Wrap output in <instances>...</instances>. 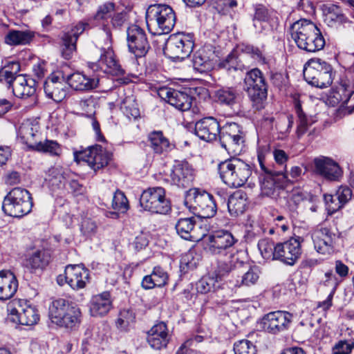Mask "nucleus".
Listing matches in <instances>:
<instances>
[{
    "mask_svg": "<svg viewBox=\"0 0 354 354\" xmlns=\"http://www.w3.org/2000/svg\"><path fill=\"white\" fill-rule=\"evenodd\" d=\"M290 34L298 48L305 51L314 53L324 47L325 39L320 30L310 20L301 19L293 23Z\"/></svg>",
    "mask_w": 354,
    "mask_h": 354,
    "instance_id": "1",
    "label": "nucleus"
},
{
    "mask_svg": "<svg viewBox=\"0 0 354 354\" xmlns=\"http://www.w3.org/2000/svg\"><path fill=\"white\" fill-rule=\"evenodd\" d=\"M220 177L230 187L243 186L252 174L251 167L239 158H232L218 165Z\"/></svg>",
    "mask_w": 354,
    "mask_h": 354,
    "instance_id": "2",
    "label": "nucleus"
},
{
    "mask_svg": "<svg viewBox=\"0 0 354 354\" xmlns=\"http://www.w3.org/2000/svg\"><path fill=\"white\" fill-rule=\"evenodd\" d=\"M32 201L30 192L21 187H15L4 197L2 209L13 217H22L32 210Z\"/></svg>",
    "mask_w": 354,
    "mask_h": 354,
    "instance_id": "3",
    "label": "nucleus"
},
{
    "mask_svg": "<svg viewBox=\"0 0 354 354\" xmlns=\"http://www.w3.org/2000/svg\"><path fill=\"white\" fill-rule=\"evenodd\" d=\"M304 77L312 86L326 88L333 80L334 74L330 64L320 59H312L304 66Z\"/></svg>",
    "mask_w": 354,
    "mask_h": 354,
    "instance_id": "4",
    "label": "nucleus"
},
{
    "mask_svg": "<svg viewBox=\"0 0 354 354\" xmlns=\"http://www.w3.org/2000/svg\"><path fill=\"white\" fill-rule=\"evenodd\" d=\"M245 89L258 110L264 107L268 95V85L263 73L257 68L248 71L244 78Z\"/></svg>",
    "mask_w": 354,
    "mask_h": 354,
    "instance_id": "5",
    "label": "nucleus"
},
{
    "mask_svg": "<svg viewBox=\"0 0 354 354\" xmlns=\"http://www.w3.org/2000/svg\"><path fill=\"white\" fill-rule=\"evenodd\" d=\"M149 30L151 26H156L155 35L168 34L176 24V15L173 9L167 5H154L151 6L147 13Z\"/></svg>",
    "mask_w": 354,
    "mask_h": 354,
    "instance_id": "6",
    "label": "nucleus"
},
{
    "mask_svg": "<svg viewBox=\"0 0 354 354\" xmlns=\"http://www.w3.org/2000/svg\"><path fill=\"white\" fill-rule=\"evenodd\" d=\"M8 322L17 324L32 326L37 323L39 315L37 308L27 301H13L8 305Z\"/></svg>",
    "mask_w": 354,
    "mask_h": 354,
    "instance_id": "7",
    "label": "nucleus"
},
{
    "mask_svg": "<svg viewBox=\"0 0 354 354\" xmlns=\"http://www.w3.org/2000/svg\"><path fill=\"white\" fill-rule=\"evenodd\" d=\"M194 46V35L178 32L169 36L165 45V54L171 59L183 60L188 57Z\"/></svg>",
    "mask_w": 354,
    "mask_h": 354,
    "instance_id": "8",
    "label": "nucleus"
},
{
    "mask_svg": "<svg viewBox=\"0 0 354 354\" xmlns=\"http://www.w3.org/2000/svg\"><path fill=\"white\" fill-rule=\"evenodd\" d=\"M141 207L146 211L165 214L170 211L169 201L165 198L162 187H151L145 190L140 198Z\"/></svg>",
    "mask_w": 354,
    "mask_h": 354,
    "instance_id": "9",
    "label": "nucleus"
},
{
    "mask_svg": "<svg viewBox=\"0 0 354 354\" xmlns=\"http://www.w3.org/2000/svg\"><path fill=\"white\" fill-rule=\"evenodd\" d=\"M219 140L223 148L229 153L239 154L243 147L244 136L240 126L235 123H227L219 131Z\"/></svg>",
    "mask_w": 354,
    "mask_h": 354,
    "instance_id": "10",
    "label": "nucleus"
},
{
    "mask_svg": "<svg viewBox=\"0 0 354 354\" xmlns=\"http://www.w3.org/2000/svg\"><path fill=\"white\" fill-rule=\"evenodd\" d=\"M75 160L86 162L94 171L106 167L111 159V153L101 145H95L74 153Z\"/></svg>",
    "mask_w": 354,
    "mask_h": 354,
    "instance_id": "11",
    "label": "nucleus"
},
{
    "mask_svg": "<svg viewBox=\"0 0 354 354\" xmlns=\"http://www.w3.org/2000/svg\"><path fill=\"white\" fill-rule=\"evenodd\" d=\"M331 97L333 103L343 104L354 98V54L352 64L346 68L338 85L333 89Z\"/></svg>",
    "mask_w": 354,
    "mask_h": 354,
    "instance_id": "12",
    "label": "nucleus"
},
{
    "mask_svg": "<svg viewBox=\"0 0 354 354\" xmlns=\"http://www.w3.org/2000/svg\"><path fill=\"white\" fill-rule=\"evenodd\" d=\"M313 172L328 181H339L343 176V169L333 158L319 156L312 162Z\"/></svg>",
    "mask_w": 354,
    "mask_h": 354,
    "instance_id": "13",
    "label": "nucleus"
},
{
    "mask_svg": "<svg viewBox=\"0 0 354 354\" xmlns=\"http://www.w3.org/2000/svg\"><path fill=\"white\" fill-rule=\"evenodd\" d=\"M292 319L293 315L290 313L277 310L265 315L261 324L265 331L276 335L288 330Z\"/></svg>",
    "mask_w": 354,
    "mask_h": 354,
    "instance_id": "14",
    "label": "nucleus"
},
{
    "mask_svg": "<svg viewBox=\"0 0 354 354\" xmlns=\"http://www.w3.org/2000/svg\"><path fill=\"white\" fill-rule=\"evenodd\" d=\"M188 200L194 214L201 218H212L216 213V202L212 195L207 192L195 190L192 195H189Z\"/></svg>",
    "mask_w": 354,
    "mask_h": 354,
    "instance_id": "15",
    "label": "nucleus"
},
{
    "mask_svg": "<svg viewBox=\"0 0 354 354\" xmlns=\"http://www.w3.org/2000/svg\"><path fill=\"white\" fill-rule=\"evenodd\" d=\"M301 254L300 237L291 238L283 243H277L274 248V259L293 266Z\"/></svg>",
    "mask_w": 354,
    "mask_h": 354,
    "instance_id": "16",
    "label": "nucleus"
},
{
    "mask_svg": "<svg viewBox=\"0 0 354 354\" xmlns=\"http://www.w3.org/2000/svg\"><path fill=\"white\" fill-rule=\"evenodd\" d=\"M207 250L212 254H224L232 248L237 239L232 234L225 230L215 231L207 236Z\"/></svg>",
    "mask_w": 354,
    "mask_h": 354,
    "instance_id": "17",
    "label": "nucleus"
},
{
    "mask_svg": "<svg viewBox=\"0 0 354 354\" xmlns=\"http://www.w3.org/2000/svg\"><path fill=\"white\" fill-rule=\"evenodd\" d=\"M339 236L327 227H317L311 233L315 250L322 254L328 255L334 252L335 243Z\"/></svg>",
    "mask_w": 354,
    "mask_h": 354,
    "instance_id": "18",
    "label": "nucleus"
},
{
    "mask_svg": "<svg viewBox=\"0 0 354 354\" xmlns=\"http://www.w3.org/2000/svg\"><path fill=\"white\" fill-rule=\"evenodd\" d=\"M194 178V169L187 161L176 160L167 180L178 187H188Z\"/></svg>",
    "mask_w": 354,
    "mask_h": 354,
    "instance_id": "19",
    "label": "nucleus"
},
{
    "mask_svg": "<svg viewBox=\"0 0 354 354\" xmlns=\"http://www.w3.org/2000/svg\"><path fill=\"white\" fill-rule=\"evenodd\" d=\"M128 48L136 57H143L150 46L143 29L136 24L131 25L127 30Z\"/></svg>",
    "mask_w": 354,
    "mask_h": 354,
    "instance_id": "20",
    "label": "nucleus"
},
{
    "mask_svg": "<svg viewBox=\"0 0 354 354\" xmlns=\"http://www.w3.org/2000/svg\"><path fill=\"white\" fill-rule=\"evenodd\" d=\"M66 77L62 72L57 71L44 82V89L46 96L56 102H62L67 95Z\"/></svg>",
    "mask_w": 354,
    "mask_h": 354,
    "instance_id": "21",
    "label": "nucleus"
},
{
    "mask_svg": "<svg viewBox=\"0 0 354 354\" xmlns=\"http://www.w3.org/2000/svg\"><path fill=\"white\" fill-rule=\"evenodd\" d=\"M261 189L263 195L275 198L279 191L284 188L289 181L286 172L276 171L260 177Z\"/></svg>",
    "mask_w": 354,
    "mask_h": 354,
    "instance_id": "22",
    "label": "nucleus"
},
{
    "mask_svg": "<svg viewBox=\"0 0 354 354\" xmlns=\"http://www.w3.org/2000/svg\"><path fill=\"white\" fill-rule=\"evenodd\" d=\"M158 93L162 99L181 111H188L192 106V97L185 92L163 87Z\"/></svg>",
    "mask_w": 354,
    "mask_h": 354,
    "instance_id": "23",
    "label": "nucleus"
},
{
    "mask_svg": "<svg viewBox=\"0 0 354 354\" xmlns=\"http://www.w3.org/2000/svg\"><path fill=\"white\" fill-rule=\"evenodd\" d=\"M65 281L73 289L84 288L89 279V272L82 265H68L65 268Z\"/></svg>",
    "mask_w": 354,
    "mask_h": 354,
    "instance_id": "24",
    "label": "nucleus"
},
{
    "mask_svg": "<svg viewBox=\"0 0 354 354\" xmlns=\"http://www.w3.org/2000/svg\"><path fill=\"white\" fill-rule=\"evenodd\" d=\"M220 126L216 118H204L195 124V134L203 140L211 142L215 140L219 134Z\"/></svg>",
    "mask_w": 354,
    "mask_h": 354,
    "instance_id": "25",
    "label": "nucleus"
},
{
    "mask_svg": "<svg viewBox=\"0 0 354 354\" xmlns=\"http://www.w3.org/2000/svg\"><path fill=\"white\" fill-rule=\"evenodd\" d=\"M147 341L153 349L160 350L165 348L169 342L168 328L165 323L161 322L154 325L147 333Z\"/></svg>",
    "mask_w": 354,
    "mask_h": 354,
    "instance_id": "26",
    "label": "nucleus"
},
{
    "mask_svg": "<svg viewBox=\"0 0 354 354\" xmlns=\"http://www.w3.org/2000/svg\"><path fill=\"white\" fill-rule=\"evenodd\" d=\"M66 80L71 88L77 91H89L95 89L98 86L100 81L97 77H88L80 72L68 75Z\"/></svg>",
    "mask_w": 354,
    "mask_h": 354,
    "instance_id": "27",
    "label": "nucleus"
},
{
    "mask_svg": "<svg viewBox=\"0 0 354 354\" xmlns=\"http://www.w3.org/2000/svg\"><path fill=\"white\" fill-rule=\"evenodd\" d=\"M214 100L218 104L235 111L239 108L240 95L232 86H224L214 91Z\"/></svg>",
    "mask_w": 354,
    "mask_h": 354,
    "instance_id": "28",
    "label": "nucleus"
},
{
    "mask_svg": "<svg viewBox=\"0 0 354 354\" xmlns=\"http://www.w3.org/2000/svg\"><path fill=\"white\" fill-rule=\"evenodd\" d=\"M100 51V57L97 61V64L104 73L112 75H120L124 73L112 48L109 47L102 48Z\"/></svg>",
    "mask_w": 354,
    "mask_h": 354,
    "instance_id": "29",
    "label": "nucleus"
},
{
    "mask_svg": "<svg viewBox=\"0 0 354 354\" xmlns=\"http://www.w3.org/2000/svg\"><path fill=\"white\" fill-rule=\"evenodd\" d=\"M89 313L93 317H103L106 315L112 308V301L109 292L92 297L88 304Z\"/></svg>",
    "mask_w": 354,
    "mask_h": 354,
    "instance_id": "30",
    "label": "nucleus"
},
{
    "mask_svg": "<svg viewBox=\"0 0 354 354\" xmlns=\"http://www.w3.org/2000/svg\"><path fill=\"white\" fill-rule=\"evenodd\" d=\"M12 88L16 97L20 98L30 97L35 93V81L31 78H27L24 75L19 74L15 77Z\"/></svg>",
    "mask_w": 354,
    "mask_h": 354,
    "instance_id": "31",
    "label": "nucleus"
},
{
    "mask_svg": "<svg viewBox=\"0 0 354 354\" xmlns=\"http://www.w3.org/2000/svg\"><path fill=\"white\" fill-rule=\"evenodd\" d=\"M17 288L18 281L12 272H0V300H7L12 297Z\"/></svg>",
    "mask_w": 354,
    "mask_h": 354,
    "instance_id": "32",
    "label": "nucleus"
},
{
    "mask_svg": "<svg viewBox=\"0 0 354 354\" xmlns=\"http://www.w3.org/2000/svg\"><path fill=\"white\" fill-rule=\"evenodd\" d=\"M39 129V127L37 124H33L29 121L24 122L19 128L17 138L21 143L34 150L35 146L37 143L36 137Z\"/></svg>",
    "mask_w": 354,
    "mask_h": 354,
    "instance_id": "33",
    "label": "nucleus"
},
{
    "mask_svg": "<svg viewBox=\"0 0 354 354\" xmlns=\"http://www.w3.org/2000/svg\"><path fill=\"white\" fill-rule=\"evenodd\" d=\"M247 205V194L238 190L234 192L228 198L227 208L232 216H237L243 214Z\"/></svg>",
    "mask_w": 354,
    "mask_h": 354,
    "instance_id": "34",
    "label": "nucleus"
},
{
    "mask_svg": "<svg viewBox=\"0 0 354 354\" xmlns=\"http://www.w3.org/2000/svg\"><path fill=\"white\" fill-rule=\"evenodd\" d=\"M69 301L58 298L53 300L48 307V317L50 321L56 324L61 317L66 313L68 310L73 306Z\"/></svg>",
    "mask_w": 354,
    "mask_h": 354,
    "instance_id": "35",
    "label": "nucleus"
},
{
    "mask_svg": "<svg viewBox=\"0 0 354 354\" xmlns=\"http://www.w3.org/2000/svg\"><path fill=\"white\" fill-rule=\"evenodd\" d=\"M196 221L194 218H180L176 223L175 227L177 234L185 240L196 241L199 239L195 235L194 227Z\"/></svg>",
    "mask_w": 354,
    "mask_h": 354,
    "instance_id": "36",
    "label": "nucleus"
},
{
    "mask_svg": "<svg viewBox=\"0 0 354 354\" xmlns=\"http://www.w3.org/2000/svg\"><path fill=\"white\" fill-rule=\"evenodd\" d=\"M34 37V32L28 30H11L5 36V42L10 46L26 45L30 43Z\"/></svg>",
    "mask_w": 354,
    "mask_h": 354,
    "instance_id": "37",
    "label": "nucleus"
},
{
    "mask_svg": "<svg viewBox=\"0 0 354 354\" xmlns=\"http://www.w3.org/2000/svg\"><path fill=\"white\" fill-rule=\"evenodd\" d=\"M82 312L76 305H73L56 324L57 326L73 329L81 323Z\"/></svg>",
    "mask_w": 354,
    "mask_h": 354,
    "instance_id": "38",
    "label": "nucleus"
},
{
    "mask_svg": "<svg viewBox=\"0 0 354 354\" xmlns=\"http://www.w3.org/2000/svg\"><path fill=\"white\" fill-rule=\"evenodd\" d=\"M295 109L298 118L297 133L298 137L302 136L307 132L308 128L316 122L314 116H308L301 109V103L295 99Z\"/></svg>",
    "mask_w": 354,
    "mask_h": 354,
    "instance_id": "39",
    "label": "nucleus"
},
{
    "mask_svg": "<svg viewBox=\"0 0 354 354\" xmlns=\"http://www.w3.org/2000/svg\"><path fill=\"white\" fill-rule=\"evenodd\" d=\"M50 256L45 250H37L29 254L25 261L27 268L31 270H42L49 263Z\"/></svg>",
    "mask_w": 354,
    "mask_h": 354,
    "instance_id": "40",
    "label": "nucleus"
},
{
    "mask_svg": "<svg viewBox=\"0 0 354 354\" xmlns=\"http://www.w3.org/2000/svg\"><path fill=\"white\" fill-rule=\"evenodd\" d=\"M241 266L242 262L239 261L238 258L235 256H232L231 260L219 262L216 269L212 274L218 281H219L233 270L238 268Z\"/></svg>",
    "mask_w": 354,
    "mask_h": 354,
    "instance_id": "41",
    "label": "nucleus"
},
{
    "mask_svg": "<svg viewBox=\"0 0 354 354\" xmlns=\"http://www.w3.org/2000/svg\"><path fill=\"white\" fill-rule=\"evenodd\" d=\"M193 67L199 73H205L213 68L212 60L207 56L205 50L201 49L198 50L194 55Z\"/></svg>",
    "mask_w": 354,
    "mask_h": 354,
    "instance_id": "42",
    "label": "nucleus"
},
{
    "mask_svg": "<svg viewBox=\"0 0 354 354\" xmlns=\"http://www.w3.org/2000/svg\"><path fill=\"white\" fill-rule=\"evenodd\" d=\"M120 109L129 119H136L140 116V110L134 95L126 96L120 104Z\"/></svg>",
    "mask_w": 354,
    "mask_h": 354,
    "instance_id": "43",
    "label": "nucleus"
},
{
    "mask_svg": "<svg viewBox=\"0 0 354 354\" xmlns=\"http://www.w3.org/2000/svg\"><path fill=\"white\" fill-rule=\"evenodd\" d=\"M149 139L152 149L156 153H162L169 147V140L164 137L161 131H154L149 134Z\"/></svg>",
    "mask_w": 354,
    "mask_h": 354,
    "instance_id": "44",
    "label": "nucleus"
},
{
    "mask_svg": "<svg viewBox=\"0 0 354 354\" xmlns=\"http://www.w3.org/2000/svg\"><path fill=\"white\" fill-rule=\"evenodd\" d=\"M77 40L64 32L62 37L60 50L62 56L65 59H70L76 52Z\"/></svg>",
    "mask_w": 354,
    "mask_h": 354,
    "instance_id": "45",
    "label": "nucleus"
},
{
    "mask_svg": "<svg viewBox=\"0 0 354 354\" xmlns=\"http://www.w3.org/2000/svg\"><path fill=\"white\" fill-rule=\"evenodd\" d=\"M34 150L48 153L53 156H59L62 151V147L58 142L50 140L37 142L35 146Z\"/></svg>",
    "mask_w": 354,
    "mask_h": 354,
    "instance_id": "46",
    "label": "nucleus"
},
{
    "mask_svg": "<svg viewBox=\"0 0 354 354\" xmlns=\"http://www.w3.org/2000/svg\"><path fill=\"white\" fill-rule=\"evenodd\" d=\"M218 282L213 274L204 276L196 282V288L198 293L207 294L216 290Z\"/></svg>",
    "mask_w": 354,
    "mask_h": 354,
    "instance_id": "47",
    "label": "nucleus"
},
{
    "mask_svg": "<svg viewBox=\"0 0 354 354\" xmlns=\"http://www.w3.org/2000/svg\"><path fill=\"white\" fill-rule=\"evenodd\" d=\"M199 261L200 256L194 251L189 250L182 256L180 262V268L182 271L187 272L189 270L196 268Z\"/></svg>",
    "mask_w": 354,
    "mask_h": 354,
    "instance_id": "48",
    "label": "nucleus"
},
{
    "mask_svg": "<svg viewBox=\"0 0 354 354\" xmlns=\"http://www.w3.org/2000/svg\"><path fill=\"white\" fill-rule=\"evenodd\" d=\"M259 270L257 267H250L245 272L240 280L236 281V286H251L257 283L259 279Z\"/></svg>",
    "mask_w": 354,
    "mask_h": 354,
    "instance_id": "49",
    "label": "nucleus"
},
{
    "mask_svg": "<svg viewBox=\"0 0 354 354\" xmlns=\"http://www.w3.org/2000/svg\"><path fill=\"white\" fill-rule=\"evenodd\" d=\"M345 19L346 18L342 13L341 9L334 5L330 6L328 9V12L325 14L324 21L330 26L342 24L345 21Z\"/></svg>",
    "mask_w": 354,
    "mask_h": 354,
    "instance_id": "50",
    "label": "nucleus"
},
{
    "mask_svg": "<svg viewBox=\"0 0 354 354\" xmlns=\"http://www.w3.org/2000/svg\"><path fill=\"white\" fill-rule=\"evenodd\" d=\"M97 225L93 219L84 218L82 220L80 231L85 238L91 239L94 236L97 234Z\"/></svg>",
    "mask_w": 354,
    "mask_h": 354,
    "instance_id": "51",
    "label": "nucleus"
},
{
    "mask_svg": "<svg viewBox=\"0 0 354 354\" xmlns=\"http://www.w3.org/2000/svg\"><path fill=\"white\" fill-rule=\"evenodd\" d=\"M234 354H256L257 348L250 340L242 339L234 344Z\"/></svg>",
    "mask_w": 354,
    "mask_h": 354,
    "instance_id": "52",
    "label": "nucleus"
},
{
    "mask_svg": "<svg viewBox=\"0 0 354 354\" xmlns=\"http://www.w3.org/2000/svg\"><path fill=\"white\" fill-rule=\"evenodd\" d=\"M112 207L118 212L124 213L129 209L128 200L121 191L117 190L113 198Z\"/></svg>",
    "mask_w": 354,
    "mask_h": 354,
    "instance_id": "53",
    "label": "nucleus"
},
{
    "mask_svg": "<svg viewBox=\"0 0 354 354\" xmlns=\"http://www.w3.org/2000/svg\"><path fill=\"white\" fill-rule=\"evenodd\" d=\"M115 11V4L111 2H106L100 6L94 16L95 20H106L112 17Z\"/></svg>",
    "mask_w": 354,
    "mask_h": 354,
    "instance_id": "54",
    "label": "nucleus"
},
{
    "mask_svg": "<svg viewBox=\"0 0 354 354\" xmlns=\"http://www.w3.org/2000/svg\"><path fill=\"white\" fill-rule=\"evenodd\" d=\"M258 248L264 259H274V243L269 239H261L258 243Z\"/></svg>",
    "mask_w": 354,
    "mask_h": 354,
    "instance_id": "55",
    "label": "nucleus"
},
{
    "mask_svg": "<svg viewBox=\"0 0 354 354\" xmlns=\"http://www.w3.org/2000/svg\"><path fill=\"white\" fill-rule=\"evenodd\" d=\"M135 319L134 314L129 310H123L120 311L117 324L122 328H127Z\"/></svg>",
    "mask_w": 354,
    "mask_h": 354,
    "instance_id": "56",
    "label": "nucleus"
},
{
    "mask_svg": "<svg viewBox=\"0 0 354 354\" xmlns=\"http://www.w3.org/2000/svg\"><path fill=\"white\" fill-rule=\"evenodd\" d=\"M149 243V235L147 233L140 232L136 236L134 240L131 243V246L136 251L144 249Z\"/></svg>",
    "mask_w": 354,
    "mask_h": 354,
    "instance_id": "57",
    "label": "nucleus"
},
{
    "mask_svg": "<svg viewBox=\"0 0 354 354\" xmlns=\"http://www.w3.org/2000/svg\"><path fill=\"white\" fill-rule=\"evenodd\" d=\"M151 274L158 287H162L167 283L168 274L162 268L155 267Z\"/></svg>",
    "mask_w": 354,
    "mask_h": 354,
    "instance_id": "58",
    "label": "nucleus"
},
{
    "mask_svg": "<svg viewBox=\"0 0 354 354\" xmlns=\"http://www.w3.org/2000/svg\"><path fill=\"white\" fill-rule=\"evenodd\" d=\"M335 198L344 205L352 198V190L348 186H340L335 194Z\"/></svg>",
    "mask_w": 354,
    "mask_h": 354,
    "instance_id": "59",
    "label": "nucleus"
},
{
    "mask_svg": "<svg viewBox=\"0 0 354 354\" xmlns=\"http://www.w3.org/2000/svg\"><path fill=\"white\" fill-rule=\"evenodd\" d=\"M293 117L292 115H287L282 118L277 124L276 128L281 134L288 133L292 127Z\"/></svg>",
    "mask_w": 354,
    "mask_h": 354,
    "instance_id": "60",
    "label": "nucleus"
},
{
    "mask_svg": "<svg viewBox=\"0 0 354 354\" xmlns=\"http://www.w3.org/2000/svg\"><path fill=\"white\" fill-rule=\"evenodd\" d=\"M324 201L327 205V209L330 213H334L344 206V204L340 203L335 198V195L326 194L324 195Z\"/></svg>",
    "mask_w": 354,
    "mask_h": 354,
    "instance_id": "61",
    "label": "nucleus"
},
{
    "mask_svg": "<svg viewBox=\"0 0 354 354\" xmlns=\"http://www.w3.org/2000/svg\"><path fill=\"white\" fill-rule=\"evenodd\" d=\"M324 277L325 279L323 281L324 286L330 287L331 288L330 292L335 293L339 283V281L337 277L332 270L326 272Z\"/></svg>",
    "mask_w": 354,
    "mask_h": 354,
    "instance_id": "62",
    "label": "nucleus"
},
{
    "mask_svg": "<svg viewBox=\"0 0 354 354\" xmlns=\"http://www.w3.org/2000/svg\"><path fill=\"white\" fill-rule=\"evenodd\" d=\"M270 18L268 10L263 5H258L255 8L254 15V26L257 27L256 21H267Z\"/></svg>",
    "mask_w": 354,
    "mask_h": 354,
    "instance_id": "63",
    "label": "nucleus"
},
{
    "mask_svg": "<svg viewBox=\"0 0 354 354\" xmlns=\"http://www.w3.org/2000/svg\"><path fill=\"white\" fill-rule=\"evenodd\" d=\"M353 347V343L340 341L333 348V354H351Z\"/></svg>",
    "mask_w": 354,
    "mask_h": 354,
    "instance_id": "64",
    "label": "nucleus"
}]
</instances>
